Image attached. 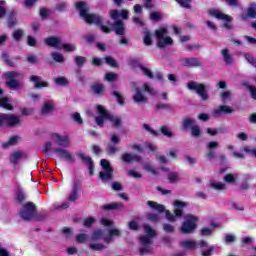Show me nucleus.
<instances>
[{"mask_svg":"<svg viewBox=\"0 0 256 256\" xmlns=\"http://www.w3.org/2000/svg\"><path fill=\"white\" fill-rule=\"evenodd\" d=\"M75 9L78 11L80 17L84 19L85 23L88 25H97L100 27L101 31L103 33L109 34L112 31L116 33V35H125V23L123 21L119 20V17H121V14L119 13V10H111L110 11V17L114 20L113 23H108L110 26L107 27L103 25V16L95 14V13H89L90 8L89 4L85 1H79L75 3Z\"/></svg>","mask_w":256,"mask_h":256,"instance_id":"f257e3e1","label":"nucleus"},{"mask_svg":"<svg viewBox=\"0 0 256 256\" xmlns=\"http://www.w3.org/2000/svg\"><path fill=\"white\" fill-rule=\"evenodd\" d=\"M147 205L151 209H154V211H158V213H165V217L169 223H175V221H177V217H183V207H187L188 204L186 202L176 200L174 202V207L177 208L174 209V214L169 210H165V206L163 204H159L155 201L148 200Z\"/></svg>","mask_w":256,"mask_h":256,"instance_id":"f03ea898","label":"nucleus"},{"mask_svg":"<svg viewBox=\"0 0 256 256\" xmlns=\"http://www.w3.org/2000/svg\"><path fill=\"white\" fill-rule=\"evenodd\" d=\"M167 33H169V31L165 27L155 30V37L158 41L157 47H159V49H164V47H169L173 45V38H171L170 36L165 37Z\"/></svg>","mask_w":256,"mask_h":256,"instance_id":"7ed1b4c3","label":"nucleus"},{"mask_svg":"<svg viewBox=\"0 0 256 256\" xmlns=\"http://www.w3.org/2000/svg\"><path fill=\"white\" fill-rule=\"evenodd\" d=\"M199 221V217L193 214H187L185 216V221L182 223L180 228L181 233L184 235H189L197 229V222Z\"/></svg>","mask_w":256,"mask_h":256,"instance_id":"20e7f679","label":"nucleus"},{"mask_svg":"<svg viewBox=\"0 0 256 256\" xmlns=\"http://www.w3.org/2000/svg\"><path fill=\"white\" fill-rule=\"evenodd\" d=\"M100 165L103 169V171L99 172L98 177L103 181L104 183H107V181H111L113 179V173L114 169L111 166V162L107 159H102L100 161Z\"/></svg>","mask_w":256,"mask_h":256,"instance_id":"39448f33","label":"nucleus"},{"mask_svg":"<svg viewBox=\"0 0 256 256\" xmlns=\"http://www.w3.org/2000/svg\"><path fill=\"white\" fill-rule=\"evenodd\" d=\"M21 125V118L15 114L0 113V127H17Z\"/></svg>","mask_w":256,"mask_h":256,"instance_id":"423d86ee","label":"nucleus"},{"mask_svg":"<svg viewBox=\"0 0 256 256\" xmlns=\"http://www.w3.org/2000/svg\"><path fill=\"white\" fill-rule=\"evenodd\" d=\"M187 87L190 91H195L202 101H207L209 99V94L207 93V86L203 83H197L196 81H190L187 83Z\"/></svg>","mask_w":256,"mask_h":256,"instance_id":"0eeeda50","label":"nucleus"},{"mask_svg":"<svg viewBox=\"0 0 256 256\" xmlns=\"http://www.w3.org/2000/svg\"><path fill=\"white\" fill-rule=\"evenodd\" d=\"M35 213H37V205H35L33 202H26L20 211V217L24 221H33Z\"/></svg>","mask_w":256,"mask_h":256,"instance_id":"6e6552de","label":"nucleus"},{"mask_svg":"<svg viewBox=\"0 0 256 256\" xmlns=\"http://www.w3.org/2000/svg\"><path fill=\"white\" fill-rule=\"evenodd\" d=\"M182 129L184 131L191 130L192 137H201V127L199 125H195V119L191 117H186L182 121Z\"/></svg>","mask_w":256,"mask_h":256,"instance_id":"1a4fd4ad","label":"nucleus"},{"mask_svg":"<svg viewBox=\"0 0 256 256\" xmlns=\"http://www.w3.org/2000/svg\"><path fill=\"white\" fill-rule=\"evenodd\" d=\"M209 15H210V17H215L219 21H224L225 29H231V27H233V23H231L233 21V18L231 16L221 12L220 10L212 8L209 10Z\"/></svg>","mask_w":256,"mask_h":256,"instance_id":"9d476101","label":"nucleus"},{"mask_svg":"<svg viewBox=\"0 0 256 256\" xmlns=\"http://www.w3.org/2000/svg\"><path fill=\"white\" fill-rule=\"evenodd\" d=\"M17 77H19V72L15 71H8L4 74V78L8 80L6 81V86H8V88L12 91L21 89V84H19V81L16 80Z\"/></svg>","mask_w":256,"mask_h":256,"instance_id":"9b49d317","label":"nucleus"},{"mask_svg":"<svg viewBox=\"0 0 256 256\" xmlns=\"http://www.w3.org/2000/svg\"><path fill=\"white\" fill-rule=\"evenodd\" d=\"M96 109L97 113L100 115L95 117L96 124L98 127H103L105 125V120L109 121V118L106 117V115H109V111H107V109L101 104H98Z\"/></svg>","mask_w":256,"mask_h":256,"instance_id":"f8f14e48","label":"nucleus"},{"mask_svg":"<svg viewBox=\"0 0 256 256\" xmlns=\"http://www.w3.org/2000/svg\"><path fill=\"white\" fill-rule=\"evenodd\" d=\"M182 67H203V64L201 61H199V58L197 57H189V58H184L181 60Z\"/></svg>","mask_w":256,"mask_h":256,"instance_id":"ddd939ff","label":"nucleus"},{"mask_svg":"<svg viewBox=\"0 0 256 256\" xmlns=\"http://www.w3.org/2000/svg\"><path fill=\"white\" fill-rule=\"evenodd\" d=\"M121 161H123V163H133V161L141 163L143 161V157L138 154L123 153L121 155Z\"/></svg>","mask_w":256,"mask_h":256,"instance_id":"4468645a","label":"nucleus"},{"mask_svg":"<svg viewBox=\"0 0 256 256\" xmlns=\"http://www.w3.org/2000/svg\"><path fill=\"white\" fill-rule=\"evenodd\" d=\"M62 39L57 36H50L45 38L44 43L47 47H54V49H59L62 43Z\"/></svg>","mask_w":256,"mask_h":256,"instance_id":"2eb2a0df","label":"nucleus"},{"mask_svg":"<svg viewBox=\"0 0 256 256\" xmlns=\"http://www.w3.org/2000/svg\"><path fill=\"white\" fill-rule=\"evenodd\" d=\"M30 81L35 83L34 89H43L44 87H49V82L42 81L41 76L32 75L30 76Z\"/></svg>","mask_w":256,"mask_h":256,"instance_id":"dca6fc26","label":"nucleus"},{"mask_svg":"<svg viewBox=\"0 0 256 256\" xmlns=\"http://www.w3.org/2000/svg\"><path fill=\"white\" fill-rule=\"evenodd\" d=\"M52 139H55L56 145L59 147H67L69 145V136H61L60 134H52Z\"/></svg>","mask_w":256,"mask_h":256,"instance_id":"f3484780","label":"nucleus"},{"mask_svg":"<svg viewBox=\"0 0 256 256\" xmlns=\"http://www.w3.org/2000/svg\"><path fill=\"white\" fill-rule=\"evenodd\" d=\"M90 89L96 97H103V95H105V85L104 84L94 83L91 85Z\"/></svg>","mask_w":256,"mask_h":256,"instance_id":"a211bd4d","label":"nucleus"},{"mask_svg":"<svg viewBox=\"0 0 256 256\" xmlns=\"http://www.w3.org/2000/svg\"><path fill=\"white\" fill-rule=\"evenodd\" d=\"M54 153H56L58 157H60V159H66V161H71V163H74L75 161V158H73V155H71V153H69L65 149L56 148L54 149Z\"/></svg>","mask_w":256,"mask_h":256,"instance_id":"6ab92c4d","label":"nucleus"},{"mask_svg":"<svg viewBox=\"0 0 256 256\" xmlns=\"http://www.w3.org/2000/svg\"><path fill=\"white\" fill-rule=\"evenodd\" d=\"M233 108L227 106V105H221L218 109L214 110L213 115L215 117H219L221 113H224V115H231L233 113Z\"/></svg>","mask_w":256,"mask_h":256,"instance_id":"aec40b11","label":"nucleus"},{"mask_svg":"<svg viewBox=\"0 0 256 256\" xmlns=\"http://www.w3.org/2000/svg\"><path fill=\"white\" fill-rule=\"evenodd\" d=\"M217 147H219V142L216 141H212L207 144L208 152L206 157L208 159H215V150L213 149H217Z\"/></svg>","mask_w":256,"mask_h":256,"instance_id":"412c9836","label":"nucleus"},{"mask_svg":"<svg viewBox=\"0 0 256 256\" xmlns=\"http://www.w3.org/2000/svg\"><path fill=\"white\" fill-rule=\"evenodd\" d=\"M105 117L108 118V121L112 123L113 127L119 128L121 127L123 120L119 116H113V114L108 112V115L106 114Z\"/></svg>","mask_w":256,"mask_h":256,"instance_id":"4be33fe9","label":"nucleus"},{"mask_svg":"<svg viewBox=\"0 0 256 256\" xmlns=\"http://www.w3.org/2000/svg\"><path fill=\"white\" fill-rule=\"evenodd\" d=\"M135 103H147L148 99L143 95L141 88H136V93L133 96Z\"/></svg>","mask_w":256,"mask_h":256,"instance_id":"5701e85b","label":"nucleus"},{"mask_svg":"<svg viewBox=\"0 0 256 256\" xmlns=\"http://www.w3.org/2000/svg\"><path fill=\"white\" fill-rule=\"evenodd\" d=\"M221 55L225 65H233V56L229 53V49L224 48L221 50Z\"/></svg>","mask_w":256,"mask_h":256,"instance_id":"b1692460","label":"nucleus"},{"mask_svg":"<svg viewBox=\"0 0 256 256\" xmlns=\"http://www.w3.org/2000/svg\"><path fill=\"white\" fill-rule=\"evenodd\" d=\"M143 35H144V38H143L144 45H146V47L153 45V34H151L149 29L145 28L143 31Z\"/></svg>","mask_w":256,"mask_h":256,"instance_id":"393cba45","label":"nucleus"},{"mask_svg":"<svg viewBox=\"0 0 256 256\" xmlns=\"http://www.w3.org/2000/svg\"><path fill=\"white\" fill-rule=\"evenodd\" d=\"M22 157H23V152L15 151L10 156V163H12L14 167H17V165H19V160L22 159Z\"/></svg>","mask_w":256,"mask_h":256,"instance_id":"a878e982","label":"nucleus"},{"mask_svg":"<svg viewBox=\"0 0 256 256\" xmlns=\"http://www.w3.org/2000/svg\"><path fill=\"white\" fill-rule=\"evenodd\" d=\"M113 237H121V230L117 228L110 229L108 231V237L105 238V242L110 243V241H113Z\"/></svg>","mask_w":256,"mask_h":256,"instance_id":"bb28decb","label":"nucleus"},{"mask_svg":"<svg viewBox=\"0 0 256 256\" xmlns=\"http://www.w3.org/2000/svg\"><path fill=\"white\" fill-rule=\"evenodd\" d=\"M17 16H15V12H11L7 18V25L9 29H13L17 27Z\"/></svg>","mask_w":256,"mask_h":256,"instance_id":"cd10ccee","label":"nucleus"},{"mask_svg":"<svg viewBox=\"0 0 256 256\" xmlns=\"http://www.w3.org/2000/svg\"><path fill=\"white\" fill-rule=\"evenodd\" d=\"M51 111H55V105H53V103H51V102L44 103V105L42 106V109H41V114L49 115V113H51Z\"/></svg>","mask_w":256,"mask_h":256,"instance_id":"c85d7f7f","label":"nucleus"},{"mask_svg":"<svg viewBox=\"0 0 256 256\" xmlns=\"http://www.w3.org/2000/svg\"><path fill=\"white\" fill-rule=\"evenodd\" d=\"M120 207H123V204L122 203H110V204H104L102 206V209L104 211H115L116 209H119Z\"/></svg>","mask_w":256,"mask_h":256,"instance_id":"c756f323","label":"nucleus"},{"mask_svg":"<svg viewBox=\"0 0 256 256\" xmlns=\"http://www.w3.org/2000/svg\"><path fill=\"white\" fill-rule=\"evenodd\" d=\"M160 133H162L164 137H168V139H171V137H175V133H173V131H171V129L166 125L160 126Z\"/></svg>","mask_w":256,"mask_h":256,"instance_id":"7c9ffc66","label":"nucleus"},{"mask_svg":"<svg viewBox=\"0 0 256 256\" xmlns=\"http://www.w3.org/2000/svg\"><path fill=\"white\" fill-rule=\"evenodd\" d=\"M17 143H19V136H12L6 143L2 144V147L3 149H8L13 145H17Z\"/></svg>","mask_w":256,"mask_h":256,"instance_id":"2f4dec72","label":"nucleus"},{"mask_svg":"<svg viewBox=\"0 0 256 256\" xmlns=\"http://www.w3.org/2000/svg\"><path fill=\"white\" fill-rule=\"evenodd\" d=\"M0 107H2L3 109H6L7 111H13V105L9 103V98L7 97L1 98Z\"/></svg>","mask_w":256,"mask_h":256,"instance_id":"473e14b6","label":"nucleus"},{"mask_svg":"<svg viewBox=\"0 0 256 256\" xmlns=\"http://www.w3.org/2000/svg\"><path fill=\"white\" fill-rule=\"evenodd\" d=\"M143 228L146 233V236L150 237L151 239H153V237H155L157 235V232H155V230H153L151 225L144 224Z\"/></svg>","mask_w":256,"mask_h":256,"instance_id":"72a5a7b5","label":"nucleus"},{"mask_svg":"<svg viewBox=\"0 0 256 256\" xmlns=\"http://www.w3.org/2000/svg\"><path fill=\"white\" fill-rule=\"evenodd\" d=\"M1 59H3L4 63H6L8 67H15V63L9 59V53H7V51H2Z\"/></svg>","mask_w":256,"mask_h":256,"instance_id":"f704fd0d","label":"nucleus"},{"mask_svg":"<svg viewBox=\"0 0 256 256\" xmlns=\"http://www.w3.org/2000/svg\"><path fill=\"white\" fill-rule=\"evenodd\" d=\"M89 249L91 251H103V249H107V246L101 243H90Z\"/></svg>","mask_w":256,"mask_h":256,"instance_id":"c9c22d12","label":"nucleus"},{"mask_svg":"<svg viewBox=\"0 0 256 256\" xmlns=\"http://www.w3.org/2000/svg\"><path fill=\"white\" fill-rule=\"evenodd\" d=\"M77 156L81 161H83L86 165H89L90 163H93V158L91 156L85 155L83 152H78Z\"/></svg>","mask_w":256,"mask_h":256,"instance_id":"e433bc0d","label":"nucleus"},{"mask_svg":"<svg viewBox=\"0 0 256 256\" xmlns=\"http://www.w3.org/2000/svg\"><path fill=\"white\" fill-rule=\"evenodd\" d=\"M181 245L185 249H195L197 247V243H195L193 240L182 241Z\"/></svg>","mask_w":256,"mask_h":256,"instance_id":"4c0bfd02","label":"nucleus"},{"mask_svg":"<svg viewBox=\"0 0 256 256\" xmlns=\"http://www.w3.org/2000/svg\"><path fill=\"white\" fill-rule=\"evenodd\" d=\"M56 85H59L60 87H67L69 85V80L67 78L60 76L58 78H55Z\"/></svg>","mask_w":256,"mask_h":256,"instance_id":"58836bf2","label":"nucleus"},{"mask_svg":"<svg viewBox=\"0 0 256 256\" xmlns=\"http://www.w3.org/2000/svg\"><path fill=\"white\" fill-rule=\"evenodd\" d=\"M242 85H243V87H246V89H248V91H250V95H251L252 99L256 100V87L249 85V83H247V82H244Z\"/></svg>","mask_w":256,"mask_h":256,"instance_id":"ea45409f","label":"nucleus"},{"mask_svg":"<svg viewBox=\"0 0 256 256\" xmlns=\"http://www.w3.org/2000/svg\"><path fill=\"white\" fill-rule=\"evenodd\" d=\"M249 17L250 19H256V8L255 7H249L247 9V15L242 16L243 19H247Z\"/></svg>","mask_w":256,"mask_h":256,"instance_id":"a19ab883","label":"nucleus"},{"mask_svg":"<svg viewBox=\"0 0 256 256\" xmlns=\"http://www.w3.org/2000/svg\"><path fill=\"white\" fill-rule=\"evenodd\" d=\"M183 9H191V0H175Z\"/></svg>","mask_w":256,"mask_h":256,"instance_id":"79ce46f5","label":"nucleus"},{"mask_svg":"<svg viewBox=\"0 0 256 256\" xmlns=\"http://www.w3.org/2000/svg\"><path fill=\"white\" fill-rule=\"evenodd\" d=\"M168 181H169V183H178V181H179V173H177V172H170L168 174Z\"/></svg>","mask_w":256,"mask_h":256,"instance_id":"37998d69","label":"nucleus"},{"mask_svg":"<svg viewBox=\"0 0 256 256\" xmlns=\"http://www.w3.org/2000/svg\"><path fill=\"white\" fill-rule=\"evenodd\" d=\"M112 95L117 99L119 105H125V98L121 95V93H119V91H113Z\"/></svg>","mask_w":256,"mask_h":256,"instance_id":"c03bdc74","label":"nucleus"},{"mask_svg":"<svg viewBox=\"0 0 256 256\" xmlns=\"http://www.w3.org/2000/svg\"><path fill=\"white\" fill-rule=\"evenodd\" d=\"M151 251H153V248L150 245H143V247L139 249L140 255H149Z\"/></svg>","mask_w":256,"mask_h":256,"instance_id":"a18cd8bd","label":"nucleus"},{"mask_svg":"<svg viewBox=\"0 0 256 256\" xmlns=\"http://www.w3.org/2000/svg\"><path fill=\"white\" fill-rule=\"evenodd\" d=\"M162 229L164 233H175V226L169 224V223H164L162 226Z\"/></svg>","mask_w":256,"mask_h":256,"instance_id":"49530a36","label":"nucleus"},{"mask_svg":"<svg viewBox=\"0 0 256 256\" xmlns=\"http://www.w3.org/2000/svg\"><path fill=\"white\" fill-rule=\"evenodd\" d=\"M47 219V214L43 212L35 213L32 221H45Z\"/></svg>","mask_w":256,"mask_h":256,"instance_id":"de8ad7c7","label":"nucleus"},{"mask_svg":"<svg viewBox=\"0 0 256 256\" xmlns=\"http://www.w3.org/2000/svg\"><path fill=\"white\" fill-rule=\"evenodd\" d=\"M75 63L78 67H83L87 63V58L83 56H75Z\"/></svg>","mask_w":256,"mask_h":256,"instance_id":"09e8293b","label":"nucleus"},{"mask_svg":"<svg viewBox=\"0 0 256 256\" xmlns=\"http://www.w3.org/2000/svg\"><path fill=\"white\" fill-rule=\"evenodd\" d=\"M101 237H103V230H95L92 233L91 239L92 241H99V239H101Z\"/></svg>","mask_w":256,"mask_h":256,"instance_id":"8fccbe9b","label":"nucleus"},{"mask_svg":"<svg viewBox=\"0 0 256 256\" xmlns=\"http://www.w3.org/2000/svg\"><path fill=\"white\" fill-rule=\"evenodd\" d=\"M241 151H243V153H246L247 155H252V157L256 158V148L251 149V147L246 146V147L241 148Z\"/></svg>","mask_w":256,"mask_h":256,"instance_id":"3c124183","label":"nucleus"},{"mask_svg":"<svg viewBox=\"0 0 256 256\" xmlns=\"http://www.w3.org/2000/svg\"><path fill=\"white\" fill-rule=\"evenodd\" d=\"M140 69L142 70L143 75H145V77H148V79H153V72L149 68L145 66H140Z\"/></svg>","mask_w":256,"mask_h":256,"instance_id":"603ef678","label":"nucleus"},{"mask_svg":"<svg viewBox=\"0 0 256 256\" xmlns=\"http://www.w3.org/2000/svg\"><path fill=\"white\" fill-rule=\"evenodd\" d=\"M52 59H54L56 63H63L65 61V58L59 52H53Z\"/></svg>","mask_w":256,"mask_h":256,"instance_id":"864d4df0","label":"nucleus"},{"mask_svg":"<svg viewBox=\"0 0 256 256\" xmlns=\"http://www.w3.org/2000/svg\"><path fill=\"white\" fill-rule=\"evenodd\" d=\"M130 65L134 69H137V67L141 69V67H143V65H141V60L139 58H134L130 60Z\"/></svg>","mask_w":256,"mask_h":256,"instance_id":"5fc2aeb1","label":"nucleus"},{"mask_svg":"<svg viewBox=\"0 0 256 256\" xmlns=\"http://www.w3.org/2000/svg\"><path fill=\"white\" fill-rule=\"evenodd\" d=\"M39 15H40L41 19H43L45 21V19H48V17H49V9L40 8Z\"/></svg>","mask_w":256,"mask_h":256,"instance_id":"6e6d98bb","label":"nucleus"},{"mask_svg":"<svg viewBox=\"0 0 256 256\" xmlns=\"http://www.w3.org/2000/svg\"><path fill=\"white\" fill-rule=\"evenodd\" d=\"M105 61H106L107 65H110V67H117L118 66L117 61L111 56H106Z\"/></svg>","mask_w":256,"mask_h":256,"instance_id":"4d7b16f0","label":"nucleus"},{"mask_svg":"<svg viewBox=\"0 0 256 256\" xmlns=\"http://www.w3.org/2000/svg\"><path fill=\"white\" fill-rule=\"evenodd\" d=\"M72 119L78 125H83V118H81V114H79L78 112H75L74 114H72Z\"/></svg>","mask_w":256,"mask_h":256,"instance_id":"13d9d810","label":"nucleus"},{"mask_svg":"<svg viewBox=\"0 0 256 256\" xmlns=\"http://www.w3.org/2000/svg\"><path fill=\"white\" fill-rule=\"evenodd\" d=\"M12 37L15 41H21V37H23V30L21 29L15 30L13 32Z\"/></svg>","mask_w":256,"mask_h":256,"instance_id":"bf43d9fd","label":"nucleus"},{"mask_svg":"<svg viewBox=\"0 0 256 256\" xmlns=\"http://www.w3.org/2000/svg\"><path fill=\"white\" fill-rule=\"evenodd\" d=\"M21 115L24 117H29V115H33V108H20Z\"/></svg>","mask_w":256,"mask_h":256,"instance_id":"052dcab7","label":"nucleus"},{"mask_svg":"<svg viewBox=\"0 0 256 256\" xmlns=\"http://www.w3.org/2000/svg\"><path fill=\"white\" fill-rule=\"evenodd\" d=\"M224 181H225V183H235V181H237V180L235 179V175L228 173L225 175Z\"/></svg>","mask_w":256,"mask_h":256,"instance_id":"680f3d73","label":"nucleus"},{"mask_svg":"<svg viewBox=\"0 0 256 256\" xmlns=\"http://www.w3.org/2000/svg\"><path fill=\"white\" fill-rule=\"evenodd\" d=\"M140 241L142 245H151V237L147 235L140 236Z\"/></svg>","mask_w":256,"mask_h":256,"instance_id":"e2e57ef3","label":"nucleus"},{"mask_svg":"<svg viewBox=\"0 0 256 256\" xmlns=\"http://www.w3.org/2000/svg\"><path fill=\"white\" fill-rule=\"evenodd\" d=\"M94 223H95V218H94V217H88V218H86V219L84 220L83 225H84V227L89 228V227H91Z\"/></svg>","mask_w":256,"mask_h":256,"instance_id":"0e129e2a","label":"nucleus"},{"mask_svg":"<svg viewBox=\"0 0 256 256\" xmlns=\"http://www.w3.org/2000/svg\"><path fill=\"white\" fill-rule=\"evenodd\" d=\"M150 19L155 23H159V20L161 19V14H159V12H152L150 14Z\"/></svg>","mask_w":256,"mask_h":256,"instance_id":"69168bd1","label":"nucleus"},{"mask_svg":"<svg viewBox=\"0 0 256 256\" xmlns=\"http://www.w3.org/2000/svg\"><path fill=\"white\" fill-rule=\"evenodd\" d=\"M62 48L64 49V51H67L68 53H73V51L77 49L74 45L71 44H62Z\"/></svg>","mask_w":256,"mask_h":256,"instance_id":"338daca9","label":"nucleus"},{"mask_svg":"<svg viewBox=\"0 0 256 256\" xmlns=\"http://www.w3.org/2000/svg\"><path fill=\"white\" fill-rule=\"evenodd\" d=\"M213 251H215V246H209L207 250L202 251V256H211L213 255Z\"/></svg>","mask_w":256,"mask_h":256,"instance_id":"774afa93","label":"nucleus"}]
</instances>
